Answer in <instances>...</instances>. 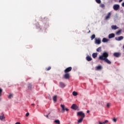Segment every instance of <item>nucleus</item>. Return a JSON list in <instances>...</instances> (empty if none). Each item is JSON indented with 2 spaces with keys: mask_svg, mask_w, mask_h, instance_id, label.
<instances>
[{
  "mask_svg": "<svg viewBox=\"0 0 124 124\" xmlns=\"http://www.w3.org/2000/svg\"><path fill=\"white\" fill-rule=\"evenodd\" d=\"M108 57H109V54H108V53L107 52H104L101 56H99V59L101 61H103L107 59Z\"/></svg>",
  "mask_w": 124,
  "mask_h": 124,
  "instance_id": "1",
  "label": "nucleus"
},
{
  "mask_svg": "<svg viewBox=\"0 0 124 124\" xmlns=\"http://www.w3.org/2000/svg\"><path fill=\"white\" fill-rule=\"evenodd\" d=\"M63 78L66 80H69L70 78V74L69 73H65V74L63 76Z\"/></svg>",
  "mask_w": 124,
  "mask_h": 124,
  "instance_id": "2",
  "label": "nucleus"
},
{
  "mask_svg": "<svg viewBox=\"0 0 124 124\" xmlns=\"http://www.w3.org/2000/svg\"><path fill=\"white\" fill-rule=\"evenodd\" d=\"M61 107L62 108V113H64L65 110L67 112L69 110L68 108H65V106H64V105H61Z\"/></svg>",
  "mask_w": 124,
  "mask_h": 124,
  "instance_id": "3",
  "label": "nucleus"
},
{
  "mask_svg": "<svg viewBox=\"0 0 124 124\" xmlns=\"http://www.w3.org/2000/svg\"><path fill=\"white\" fill-rule=\"evenodd\" d=\"M77 116H78V117H80V118H84L85 116V113H84L82 111L78 112Z\"/></svg>",
  "mask_w": 124,
  "mask_h": 124,
  "instance_id": "4",
  "label": "nucleus"
},
{
  "mask_svg": "<svg viewBox=\"0 0 124 124\" xmlns=\"http://www.w3.org/2000/svg\"><path fill=\"white\" fill-rule=\"evenodd\" d=\"M113 9L115 11H118L120 9V5L119 4H114L113 6Z\"/></svg>",
  "mask_w": 124,
  "mask_h": 124,
  "instance_id": "5",
  "label": "nucleus"
},
{
  "mask_svg": "<svg viewBox=\"0 0 124 124\" xmlns=\"http://www.w3.org/2000/svg\"><path fill=\"white\" fill-rule=\"evenodd\" d=\"M71 70H72V67H68L64 70V73H69Z\"/></svg>",
  "mask_w": 124,
  "mask_h": 124,
  "instance_id": "6",
  "label": "nucleus"
},
{
  "mask_svg": "<svg viewBox=\"0 0 124 124\" xmlns=\"http://www.w3.org/2000/svg\"><path fill=\"white\" fill-rule=\"evenodd\" d=\"M121 55L122 54L120 52H115L113 54V56L116 57V58H119V57H121Z\"/></svg>",
  "mask_w": 124,
  "mask_h": 124,
  "instance_id": "7",
  "label": "nucleus"
},
{
  "mask_svg": "<svg viewBox=\"0 0 124 124\" xmlns=\"http://www.w3.org/2000/svg\"><path fill=\"white\" fill-rule=\"evenodd\" d=\"M115 39L117 41H121V40H123V39H124V36H121L118 37H115Z\"/></svg>",
  "mask_w": 124,
  "mask_h": 124,
  "instance_id": "8",
  "label": "nucleus"
},
{
  "mask_svg": "<svg viewBox=\"0 0 124 124\" xmlns=\"http://www.w3.org/2000/svg\"><path fill=\"white\" fill-rule=\"evenodd\" d=\"M71 108V109H73V110H77L78 108L77 107V105H76V104H74L72 105Z\"/></svg>",
  "mask_w": 124,
  "mask_h": 124,
  "instance_id": "9",
  "label": "nucleus"
},
{
  "mask_svg": "<svg viewBox=\"0 0 124 124\" xmlns=\"http://www.w3.org/2000/svg\"><path fill=\"white\" fill-rule=\"evenodd\" d=\"M111 13H108L107 16L105 17V20H109L111 17Z\"/></svg>",
  "mask_w": 124,
  "mask_h": 124,
  "instance_id": "10",
  "label": "nucleus"
},
{
  "mask_svg": "<svg viewBox=\"0 0 124 124\" xmlns=\"http://www.w3.org/2000/svg\"><path fill=\"white\" fill-rule=\"evenodd\" d=\"M95 43L96 44H100L101 43V40L100 39H95Z\"/></svg>",
  "mask_w": 124,
  "mask_h": 124,
  "instance_id": "11",
  "label": "nucleus"
},
{
  "mask_svg": "<svg viewBox=\"0 0 124 124\" xmlns=\"http://www.w3.org/2000/svg\"><path fill=\"white\" fill-rule=\"evenodd\" d=\"M60 85V87H61V88H63L65 87V84L64 83H63V82H60L59 83Z\"/></svg>",
  "mask_w": 124,
  "mask_h": 124,
  "instance_id": "12",
  "label": "nucleus"
},
{
  "mask_svg": "<svg viewBox=\"0 0 124 124\" xmlns=\"http://www.w3.org/2000/svg\"><path fill=\"white\" fill-rule=\"evenodd\" d=\"M104 61H105V62H107L108 64H111V61H110L108 59L106 58V59H104Z\"/></svg>",
  "mask_w": 124,
  "mask_h": 124,
  "instance_id": "13",
  "label": "nucleus"
},
{
  "mask_svg": "<svg viewBox=\"0 0 124 124\" xmlns=\"http://www.w3.org/2000/svg\"><path fill=\"white\" fill-rule=\"evenodd\" d=\"M113 37H115V34L114 33H110L108 35V38H113Z\"/></svg>",
  "mask_w": 124,
  "mask_h": 124,
  "instance_id": "14",
  "label": "nucleus"
},
{
  "mask_svg": "<svg viewBox=\"0 0 124 124\" xmlns=\"http://www.w3.org/2000/svg\"><path fill=\"white\" fill-rule=\"evenodd\" d=\"M86 60L88 61V62H91L93 59H92V57H91L90 56H88L86 57Z\"/></svg>",
  "mask_w": 124,
  "mask_h": 124,
  "instance_id": "15",
  "label": "nucleus"
},
{
  "mask_svg": "<svg viewBox=\"0 0 124 124\" xmlns=\"http://www.w3.org/2000/svg\"><path fill=\"white\" fill-rule=\"evenodd\" d=\"M96 70H101L102 69V66L101 65H99L96 67Z\"/></svg>",
  "mask_w": 124,
  "mask_h": 124,
  "instance_id": "16",
  "label": "nucleus"
},
{
  "mask_svg": "<svg viewBox=\"0 0 124 124\" xmlns=\"http://www.w3.org/2000/svg\"><path fill=\"white\" fill-rule=\"evenodd\" d=\"M111 29H112V30H118V29H119V28H118V27H117V26H116V25H112L111 26Z\"/></svg>",
  "mask_w": 124,
  "mask_h": 124,
  "instance_id": "17",
  "label": "nucleus"
},
{
  "mask_svg": "<svg viewBox=\"0 0 124 124\" xmlns=\"http://www.w3.org/2000/svg\"><path fill=\"white\" fill-rule=\"evenodd\" d=\"M109 41V39L106 38H103L102 40V42L105 43V42H108Z\"/></svg>",
  "mask_w": 124,
  "mask_h": 124,
  "instance_id": "18",
  "label": "nucleus"
},
{
  "mask_svg": "<svg viewBox=\"0 0 124 124\" xmlns=\"http://www.w3.org/2000/svg\"><path fill=\"white\" fill-rule=\"evenodd\" d=\"M92 57L93 59H95L97 57V53H94L92 54Z\"/></svg>",
  "mask_w": 124,
  "mask_h": 124,
  "instance_id": "19",
  "label": "nucleus"
},
{
  "mask_svg": "<svg viewBox=\"0 0 124 124\" xmlns=\"http://www.w3.org/2000/svg\"><path fill=\"white\" fill-rule=\"evenodd\" d=\"M120 33H122V30H120L116 32L117 35H120Z\"/></svg>",
  "mask_w": 124,
  "mask_h": 124,
  "instance_id": "20",
  "label": "nucleus"
},
{
  "mask_svg": "<svg viewBox=\"0 0 124 124\" xmlns=\"http://www.w3.org/2000/svg\"><path fill=\"white\" fill-rule=\"evenodd\" d=\"M84 118H80L78 121V124H81V123H82V122H83V119Z\"/></svg>",
  "mask_w": 124,
  "mask_h": 124,
  "instance_id": "21",
  "label": "nucleus"
},
{
  "mask_svg": "<svg viewBox=\"0 0 124 124\" xmlns=\"http://www.w3.org/2000/svg\"><path fill=\"white\" fill-rule=\"evenodd\" d=\"M32 87V85H31V84L30 83L28 84V89L29 90H31V88Z\"/></svg>",
  "mask_w": 124,
  "mask_h": 124,
  "instance_id": "22",
  "label": "nucleus"
},
{
  "mask_svg": "<svg viewBox=\"0 0 124 124\" xmlns=\"http://www.w3.org/2000/svg\"><path fill=\"white\" fill-rule=\"evenodd\" d=\"M108 120H106L103 123H102L101 122H99V124H105L108 123Z\"/></svg>",
  "mask_w": 124,
  "mask_h": 124,
  "instance_id": "23",
  "label": "nucleus"
},
{
  "mask_svg": "<svg viewBox=\"0 0 124 124\" xmlns=\"http://www.w3.org/2000/svg\"><path fill=\"white\" fill-rule=\"evenodd\" d=\"M72 93H73V95H74V96H76L77 95H78V93L75 91H74Z\"/></svg>",
  "mask_w": 124,
  "mask_h": 124,
  "instance_id": "24",
  "label": "nucleus"
},
{
  "mask_svg": "<svg viewBox=\"0 0 124 124\" xmlns=\"http://www.w3.org/2000/svg\"><path fill=\"white\" fill-rule=\"evenodd\" d=\"M96 51L100 53V52H101V47H99L98 48H97L96 49Z\"/></svg>",
  "mask_w": 124,
  "mask_h": 124,
  "instance_id": "25",
  "label": "nucleus"
},
{
  "mask_svg": "<svg viewBox=\"0 0 124 124\" xmlns=\"http://www.w3.org/2000/svg\"><path fill=\"white\" fill-rule=\"evenodd\" d=\"M53 100L54 102H57V95H55L53 97Z\"/></svg>",
  "mask_w": 124,
  "mask_h": 124,
  "instance_id": "26",
  "label": "nucleus"
},
{
  "mask_svg": "<svg viewBox=\"0 0 124 124\" xmlns=\"http://www.w3.org/2000/svg\"><path fill=\"white\" fill-rule=\"evenodd\" d=\"M4 115L2 114V115L0 116V120H1V121H2V120L4 119Z\"/></svg>",
  "mask_w": 124,
  "mask_h": 124,
  "instance_id": "27",
  "label": "nucleus"
},
{
  "mask_svg": "<svg viewBox=\"0 0 124 124\" xmlns=\"http://www.w3.org/2000/svg\"><path fill=\"white\" fill-rule=\"evenodd\" d=\"M94 38H95V34H93L91 36V40H93V39H94Z\"/></svg>",
  "mask_w": 124,
  "mask_h": 124,
  "instance_id": "28",
  "label": "nucleus"
},
{
  "mask_svg": "<svg viewBox=\"0 0 124 124\" xmlns=\"http://www.w3.org/2000/svg\"><path fill=\"white\" fill-rule=\"evenodd\" d=\"M54 123H56V124H61V122H60V120H57L54 121Z\"/></svg>",
  "mask_w": 124,
  "mask_h": 124,
  "instance_id": "29",
  "label": "nucleus"
},
{
  "mask_svg": "<svg viewBox=\"0 0 124 124\" xmlns=\"http://www.w3.org/2000/svg\"><path fill=\"white\" fill-rule=\"evenodd\" d=\"M100 7H101L102 8H103L105 7V5H104V4H101L100 5Z\"/></svg>",
  "mask_w": 124,
  "mask_h": 124,
  "instance_id": "30",
  "label": "nucleus"
},
{
  "mask_svg": "<svg viewBox=\"0 0 124 124\" xmlns=\"http://www.w3.org/2000/svg\"><path fill=\"white\" fill-rule=\"evenodd\" d=\"M50 69H51V66H49V67L46 68V71H48V70H50Z\"/></svg>",
  "mask_w": 124,
  "mask_h": 124,
  "instance_id": "31",
  "label": "nucleus"
},
{
  "mask_svg": "<svg viewBox=\"0 0 124 124\" xmlns=\"http://www.w3.org/2000/svg\"><path fill=\"white\" fill-rule=\"evenodd\" d=\"M96 2L97 3H101V0H96Z\"/></svg>",
  "mask_w": 124,
  "mask_h": 124,
  "instance_id": "32",
  "label": "nucleus"
},
{
  "mask_svg": "<svg viewBox=\"0 0 124 124\" xmlns=\"http://www.w3.org/2000/svg\"><path fill=\"white\" fill-rule=\"evenodd\" d=\"M11 97H13V94H10L9 96H8V98H11Z\"/></svg>",
  "mask_w": 124,
  "mask_h": 124,
  "instance_id": "33",
  "label": "nucleus"
},
{
  "mask_svg": "<svg viewBox=\"0 0 124 124\" xmlns=\"http://www.w3.org/2000/svg\"><path fill=\"white\" fill-rule=\"evenodd\" d=\"M25 116L26 117H29V116H30V113L27 112Z\"/></svg>",
  "mask_w": 124,
  "mask_h": 124,
  "instance_id": "34",
  "label": "nucleus"
},
{
  "mask_svg": "<svg viewBox=\"0 0 124 124\" xmlns=\"http://www.w3.org/2000/svg\"><path fill=\"white\" fill-rule=\"evenodd\" d=\"M113 121L114 123H116V122H117V119H116V118L113 119Z\"/></svg>",
  "mask_w": 124,
  "mask_h": 124,
  "instance_id": "35",
  "label": "nucleus"
},
{
  "mask_svg": "<svg viewBox=\"0 0 124 124\" xmlns=\"http://www.w3.org/2000/svg\"><path fill=\"white\" fill-rule=\"evenodd\" d=\"M0 93H2V89L1 88H0Z\"/></svg>",
  "mask_w": 124,
  "mask_h": 124,
  "instance_id": "36",
  "label": "nucleus"
},
{
  "mask_svg": "<svg viewBox=\"0 0 124 124\" xmlns=\"http://www.w3.org/2000/svg\"><path fill=\"white\" fill-rule=\"evenodd\" d=\"M107 107L109 108V107H110V104L108 103V104H107Z\"/></svg>",
  "mask_w": 124,
  "mask_h": 124,
  "instance_id": "37",
  "label": "nucleus"
},
{
  "mask_svg": "<svg viewBox=\"0 0 124 124\" xmlns=\"http://www.w3.org/2000/svg\"><path fill=\"white\" fill-rule=\"evenodd\" d=\"M122 6H123V7H124V2L122 3Z\"/></svg>",
  "mask_w": 124,
  "mask_h": 124,
  "instance_id": "38",
  "label": "nucleus"
},
{
  "mask_svg": "<svg viewBox=\"0 0 124 124\" xmlns=\"http://www.w3.org/2000/svg\"><path fill=\"white\" fill-rule=\"evenodd\" d=\"M15 124H21V123H20V122H17Z\"/></svg>",
  "mask_w": 124,
  "mask_h": 124,
  "instance_id": "39",
  "label": "nucleus"
},
{
  "mask_svg": "<svg viewBox=\"0 0 124 124\" xmlns=\"http://www.w3.org/2000/svg\"><path fill=\"white\" fill-rule=\"evenodd\" d=\"M87 113H90V110H87Z\"/></svg>",
  "mask_w": 124,
  "mask_h": 124,
  "instance_id": "40",
  "label": "nucleus"
},
{
  "mask_svg": "<svg viewBox=\"0 0 124 124\" xmlns=\"http://www.w3.org/2000/svg\"><path fill=\"white\" fill-rule=\"evenodd\" d=\"M46 118H49L48 115L46 116Z\"/></svg>",
  "mask_w": 124,
  "mask_h": 124,
  "instance_id": "41",
  "label": "nucleus"
},
{
  "mask_svg": "<svg viewBox=\"0 0 124 124\" xmlns=\"http://www.w3.org/2000/svg\"><path fill=\"white\" fill-rule=\"evenodd\" d=\"M123 0H119V2H122V1Z\"/></svg>",
  "mask_w": 124,
  "mask_h": 124,
  "instance_id": "42",
  "label": "nucleus"
},
{
  "mask_svg": "<svg viewBox=\"0 0 124 124\" xmlns=\"http://www.w3.org/2000/svg\"><path fill=\"white\" fill-rule=\"evenodd\" d=\"M31 105H34V104H32Z\"/></svg>",
  "mask_w": 124,
  "mask_h": 124,
  "instance_id": "43",
  "label": "nucleus"
},
{
  "mask_svg": "<svg viewBox=\"0 0 124 124\" xmlns=\"http://www.w3.org/2000/svg\"><path fill=\"white\" fill-rule=\"evenodd\" d=\"M89 32H91V31H89Z\"/></svg>",
  "mask_w": 124,
  "mask_h": 124,
  "instance_id": "44",
  "label": "nucleus"
}]
</instances>
